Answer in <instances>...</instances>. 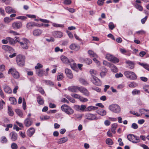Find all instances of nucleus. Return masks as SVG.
Masks as SVG:
<instances>
[{
	"mask_svg": "<svg viewBox=\"0 0 149 149\" xmlns=\"http://www.w3.org/2000/svg\"><path fill=\"white\" fill-rule=\"evenodd\" d=\"M2 48L6 52L9 51H12L13 50V49L11 47L6 45H3L2 46Z\"/></svg>",
	"mask_w": 149,
	"mask_h": 149,
	"instance_id": "aec40b11",
	"label": "nucleus"
},
{
	"mask_svg": "<svg viewBox=\"0 0 149 149\" xmlns=\"http://www.w3.org/2000/svg\"><path fill=\"white\" fill-rule=\"evenodd\" d=\"M6 12L8 13H13L15 12V10L12 7L8 6L5 8Z\"/></svg>",
	"mask_w": 149,
	"mask_h": 149,
	"instance_id": "6ab92c4d",
	"label": "nucleus"
},
{
	"mask_svg": "<svg viewBox=\"0 0 149 149\" xmlns=\"http://www.w3.org/2000/svg\"><path fill=\"white\" fill-rule=\"evenodd\" d=\"M90 72L92 76V77H95V76L98 74L96 70L93 69L91 70L90 71Z\"/></svg>",
	"mask_w": 149,
	"mask_h": 149,
	"instance_id": "473e14b6",
	"label": "nucleus"
},
{
	"mask_svg": "<svg viewBox=\"0 0 149 149\" xmlns=\"http://www.w3.org/2000/svg\"><path fill=\"white\" fill-rule=\"evenodd\" d=\"M11 139L13 141H16L17 138V135L16 133L14 132H12L9 134Z\"/></svg>",
	"mask_w": 149,
	"mask_h": 149,
	"instance_id": "2eb2a0df",
	"label": "nucleus"
},
{
	"mask_svg": "<svg viewBox=\"0 0 149 149\" xmlns=\"http://www.w3.org/2000/svg\"><path fill=\"white\" fill-rule=\"evenodd\" d=\"M139 64L143 66L144 68L148 70L149 69V65L147 64L139 63Z\"/></svg>",
	"mask_w": 149,
	"mask_h": 149,
	"instance_id": "a19ab883",
	"label": "nucleus"
},
{
	"mask_svg": "<svg viewBox=\"0 0 149 149\" xmlns=\"http://www.w3.org/2000/svg\"><path fill=\"white\" fill-rule=\"evenodd\" d=\"M70 48L72 50H77L79 49L78 46L75 44H72L70 46Z\"/></svg>",
	"mask_w": 149,
	"mask_h": 149,
	"instance_id": "c9c22d12",
	"label": "nucleus"
},
{
	"mask_svg": "<svg viewBox=\"0 0 149 149\" xmlns=\"http://www.w3.org/2000/svg\"><path fill=\"white\" fill-rule=\"evenodd\" d=\"M13 19H10L8 17H6L4 18V21L6 23H8L11 22Z\"/></svg>",
	"mask_w": 149,
	"mask_h": 149,
	"instance_id": "603ef678",
	"label": "nucleus"
},
{
	"mask_svg": "<svg viewBox=\"0 0 149 149\" xmlns=\"http://www.w3.org/2000/svg\"><path fill=\"white\" fill-rule=\"evenodd\" d=\"M134 6L135 7L140 11H142L143 10V8L140 5L138 4L137 3H134Z\"/></svg>",
	"mask_w": 149,
	"mask_h": 149,
	"instance_id": "c756f323",
	"label": "nucleus"
},
{
	"mask_svg": "<svg viewBox=\"0 0 149 149\" xmlns=\"http://www.w3.org/2000/svg\"><path fill=\"white\" fill-rule=\"evenodd\" d=\"M106 143L107 144L109 145H112L113 142L112 140L110 138H107L106 140Z\"/></svg>",
	"mask_w": 149,
	"mask_h": 149,
	"instance_id": "e433bc0d",
	"label": "nucleus"
},
{
	"mask_svg": "<svg viewBox=\"0 0 149 149\" xmlns=\"http://www.w3.org/2000/svg\"><path fill=\"white\" fill-rule=\"evenodd\" d=\"M1 142L3 143H6L7 142L6 138L5 136H2L1 138Z\"/></svg>",
	"mask_w": 149,
	"mask_h": 149,
	"instance_id": "a18cd8bd",
	"label": "nucleus"
},
{
	"mask_svg": "<svg viewBox=\"0 0 149 149\" xmlns=\"http://www.w3.org/2000/svg\"><path fill=\"white\" fill-rule=\"evenodd\" d=\"M107 72V69H105L104 71L100 73V75L101 77H103L106 74V73Z\"/></svg>",
	"mask_w": 149,
	"mask_h": 149,
	"instance_id": "3c124183",
	"label": "nucleus"
},
{
	"mask_svg": "<svg viewBox=\"0 0 149 149\" xmlns=\"http://www.w3.org/2000/svg\"><path fill=\"white\" fill-rule=\"evenodd\" d=\"M35 129L33 128H30L28 131L27 133L29 136H31L34 133Z\"/></svg>",
	"mask_w": 149,
	"mask_h": 149,
	"instance_id": "bb28decb",
	"label": "nucleus"
},
{
	"mask_svg": "<svg viewBox=\"0 0 149 149\" xmlns=\"http://www.w3.org/2000/svg\"><path fill=\"white\" fill-rule=\"evenodd\" d=\"M22 41L19 42L20 46L22 48L24 49H27L29 48V41L27 39L23 38L22 39Z\"/></svg>",
	"mask_w": 149,
	"mask_h": 149,
	"instance_id": "423d86ee",
	"label": "nucleus"
},
{
	"mask_svg": "<svg viewBox=\"0 0 149 149\" xmlns=\"http://www.w3.org/2000/svg\"><path fill=\"white\" fill-rule=\"evenodd\" d=\"M37 101L38 103L40 105H42L44 103V100L40 96H38L37 97Z\"/></svg>",
	"mask_w": 149,
	"mask_h": 149,
	"instance_id": "cd10ccee",
	"label": "nucleus"
},
{
	"mask_svg": "<svg viewBox=\"0 0 149 149\" xmlns=\"http://www.w3.org/2000/svg\"><path fill=\"white\" fill-rule=\"evenodd\" d=\"M88 54L91 57L97 58V56L96 53L91 50H89L88 51Z\"/></svg>",
	"mask_w": 149,
	"mask_h": 149,
	"instance_id": "5701e85b",
	"label": "nucleus"
},
{
	"mask_svg": "<svg viewBox=\"0 0 149 149\" xmlns=\"http://www.w3.org/2000/svg\"><path fill=\"white\" fill-rule=\"evenodd\" d=\"M8 112L10 116H12L13 115V111L12 110L11 107L9 106H8Z\"/></svg>",
	"mask_w": 149,
	"mask_h": 149,
	"instance_id": "37998d69",
	"label": "nucleus"
},
{
	"mask_svg": "<svg viewBox=\"0 0 149 149\" xmlns=\"http://www.w3.org/2000/svg\"><path fill=\"white\" fill-rule=\"evenodd\" d=\"M5 104V102L3 100H0V110L2 109L3 108V105Z\"/></svg>",
	"mask_w": 149,
	"mask_h": 149,
	"instance_id": "0e129e2a",
	"label": "nucleus"
},
{
	"mask_svg": "<svg viewBox=\"0 0 149 149\" xmlns=\"http://www.w3.org/2000/svg\"><path fill=\"white\" fill-rule=\"evenodd\" d=\"M126 63L129 65V68L130 69L133 68L134 67V63L130 61H128L126 62Z\"/></svg>",
	"mask_w": 149,
	"mask_h": 149,
	"instance_id": "4c0bfd02",
	"label": "nucleus"
},
{
	"mask_svg": "<svg viewBox=\"0 0 149 149\" xmlns=\"http://www.w3.org/2000/svg\"><path fill=\"white\" fill-rule=\"evenodd\" d=\"M127 138L129 141L134 143H136L140 141L139 137L132 134L128 135L127 136Z\"/></svg>",
	"mask_w": 149,
	"mask_h": 149,
	"instance_id": "7ed1b4c3",
	"label": "nucleus"
},
{
	"mask_svg": "<svg viewBox=\"0 0 149 149\" xmlns=\"http://www.w3.org/2000/svg\"><path fill=\"white\" fill-rule=\"evenodd\" d=\"M37 88L38 91L41 94H43L45 93V92L42 87H37Z\"/></svg>",
	"mask_w": 149,
	"mask_h": 149,
	"instance_id": "4d7b16f0",
	"label": "nucleus"
},
{
	"mask_svg": "<svg viewBox=\"0 0 149 149\" xmlns=\"http://www.w3.org/2000/svg\"><path fill=\"white\" fill-rule=\"evenodd\" d=\"M62 61L64 63L68 64L71 63L73 61V60L71 59H68V58L64 56H62L61 57Z\"/></svg>",
	"mask_w": 149,
	"mask_h": 149,
	"instance_id": "ddd939ff",
	"label": "nucleus"
},
{
	"mask_svg": "<svg viewBox=\"0 0 149 149\" xmlns=\"http://www.w3.org/2000/svg\"><path fill=\"white\" fill-rule=\"evenodd\" d=\"M79 91L86 96H88L90 95V93L88 90L83 87H80Z\"/></svg>",
	"mask_w": 149,
	"mask_h": 149,
	"instance_id": "9d476101",
	"label": "nucleus"
},
{
	"mask_svg": "<svg viewBox=\"0 0 149 149\" xmlns=\"http://www.w3.org/2000/svg\"><path fill=\"white\" fill-rule=\"evenodd\" d=\"M71 95L72 97L76 99H79V100L81 96L77 94H72Z\"/></svg>",
	"mask_w": 149,
	"mask_h": 149,
	"instance_id": "13d9d810",
	"label": "nucleus"
},
{
	"mask_svg": "<svg viewBox=\"0 0 149 149\" xmlns=\"http://www.w3.org/2000/svg\"><path fill=\"white\" fill-rule=\"evenodd\" d=\"M140 90L135 89L132 91V93L133 95H139L140 93Z\"/></svg>",
	"mask_w": 149,
	"mask_h": 149,
	"instance_id": "c03bdc74",
	"label": "nucleus"
},
{
	"mask_svg": "<svg viewBox=\"0 0 149 149\" xmlns=\"http://www.w3.org/2000/svg\"><path fill=\"white\" fill-rule=\"evenodd\" d=\"M15 111L16 113L20 117H22L23 116V113L22 111L19 109H17L15 110Z\"/></svg>",
	"mask_w": 149,
	"mask_h": 149,
	"instance_id": "49530a36",
	"label": "nucleus"
},
{
	"mask_svg": "<svg viewBox=\"0 0 149 149\" xmlns=\"http://www.w3.org/2000/svg\"><path fill=\"white\" fill-rule=\"evenodd\" d=\"M6 39L8 40V42L11 45H14L15 44V41L12 38L10 37H7L6 38Z\"/></svg>",
	"mask_w": 149,
	"mask_h": 149,
	"instance_id": "72a5a7b5",
	"label": "nucleus"
},
{
	"mask_svg": "<svg viewBox=\"0 0 149 149\" xmlns=\"http://www.w3.org/2000/svg\"><path fill=\"white\" fill-rule=\"evenodd\" d=\"M124 74L126 77L132 80H135L137 78L136 74L133 72L130 71H125L124 72Z\"/></svg>",
	"mask_w": 149,
	"mask_h": 149,
	"instance_id": "0eeeda50",
	"label": "nucleus"
},
{
	"mask_svg": "<svg viewBox=\"0 0 149 149\" xmlns=\"http://www.w3.org/2000/svg\"><path fill=\"white\" fill-rule=\"evenodd\" d=\"M11 147L12 149H17V146L16 143H13L11 144Z\"/></svg>",
	"mask_w": 149,
	"mask_h": 149,
	"instance_id": "680f3d73",
	"label": "nucleus"
},
{
	"mask_svg": "<svg viewBox=\"0 0 149 149\" xmlns=\"http://www.w3.org/2000/svg\"><path fill=\"white\" fill-rule=\"evenodd\" d=\"M79 81L80 83L83 85H87L88 84V83L87 82L83 79H80L79 80Z\"/></svg>",
	"mask_w": 149,
	"mask_h": 149,
	"instance_id": "09e8293b",
	"label": "nucleus"
},
{
	"mask_svg": "<svg viewBox=\"0 0 149 149\" xmlns=\"http://www.w3.org/2000/svg\"><path fill=\"white\" fill-rule=\"evenodd\" d=\"M61 109L68 115H72L74 112L73 109L70 106L66 104L62 105L61 107Z\"/></svg>",
	"mask_w": 149,
	"mask_h": 149,
	"instance_id": "f257e3e1",
	"label": "nucleus"
},
{
	"mask_svg": "<svg viewBox=\"0 0 149 149\" xmlns=\"http://www.w3.org/2000/svg\"><path fill=\"white\" fill-rule=\"evenodd\" d=\"M4 90L6 93L11 94L12 93V90L10 87L6 85L3 88Z\"/></svg>",
	"mask_w": 149,
	"mask_h": 149,
	"instance_id": "4be33fe9",
	"label": "nucleus"
},
{
	"mask_svg": "<svg viewBox=\"0 0 149 149\" xmlns=\"http://www.w3.org/2000/svg\"><path fill=\"white\" fill-rule=\"evenodd\" d=\"M9 100L11 102V103L13 104H15L17 102L16 99L13 97H11L9 98Z\"/></svg>",
	"mask_w": 149,
	"mask_h": 149,
	"instance_id": "f704fd0d",
	"label": "nucleus"
},
{
	"mask_svg": "<svg viewBox=\"0 0 149 149\" xmlns=\"http://www.w3.org/2000/svg\"><path fill=\"white\" fill-rule=\"evenodd\" d=\"M24 125L26 127H28L31 125L32 123L31 119L30 118H27L24 121Z\"/></svg>",
	"mask_w": 149,
	"mask_h": 149,
	"instance_id": "f3484780",
	"label": "nucleus"
},
{
	"mask_svg": "<svg viewBox=\"0 0 149 149\" xmlns=\"http://www.w3.org/2000/svg\"><path fill=\"white\" fill-rule=\"evenodd\" d=\"M65 72L68 78L71 79L73 78V74L70 70L66 68L65 70Z\"/></svg>",
	"mask_w": 149,
	"mask_h": 149,
	"instance_id": "a211bd4d",
	"label": "nucleus"
},
{
	"mask_svg": "<svg viewBox=\"0 0 149 149\" xmlns=\"http://www.w3.org/2000/svg\"><path fill=\"white\" fill-rule=\"evenodd\" d=\"M42 32V31L40 29H36L33 31V34L35 36H37L41 35Z\"/></svg>",
	"mask_w": 149,
	"mask_h": 149,
	"instance_id": "412c9836",
	"label": "nucleus"
},
{
	"mask_svg": "<svg viewBox=\"0 0 149 149\" xmlns=\"http://www.w3.org/2000/svg\"><path fill=\"white\" fill-rule=\"evenodd\" d=\"M97 112L98 114L102 116L105 115L107 113L106 111L103 109L97 111Z\"/></svg>",
	"mask_w": 149,
	"mask_h": 149,
	"instance_id": "393cba45",
	"label": "nucleus"
},
{
	"mask_svg": "<svg viewBox=\"0 0 149 149\" xmlns=\"http://www.w3.org/2000/svg\"><path fill=\"white\" fill-rule=\"evenodd\" d=\"M105 0H98L97 1V3L98 5L101 6L103 4Z\"/></svg>",
	"mask_w": 149,
	"mask_h": 149,
	"instance_id": "e2e57ef3",
	"label": "nucleus"
},
{
	"mask_svg": "<svg viewBox=\"0 0 149 149\" xmlns=\"http://www.w3.org/2000/svg\"><path fill=\"white\" fill-rule=\"evenodd\" d=\"M68 139L67 137H63L60 139L58 143L59 144H61L66 142L68 140Z\"/></svg>",
	"mask_w": 149,
	"mask_h": 149,
	"instance_id": "2f4dec72",
	"label": "nucleus"
},
{
	"mask_svg": "<svg viewBox=\"0 0 149 149\" xmlns=\"http://www.w3.org/2000/svg\"><path fill=\"white\" fill-rule=\"evenodd\" d=\"M45 82L46 84L50 85H53L54 84L53 82L49 80H45Z\"/></svg>",
	"mask_w": 149,
	"mask_h": 149,
	"instance_id": "338daca9",
	"label": "nucleus"
},
{
	"mask_svg": "<svg viewBox=\"0 0 149 149\" xmlns=\"http://www.w3.org/2000/svg\"><path fill=\"white\" fill-rule=\"evenodd\" d=\"M85 62L87 64H90L92 63V61L91 59L88 58H86L84 60Z\"/></svg>",
	"mask_w": 149,
	"mask_h": 149,
	"instance_id": "bf43d9fd",
	"label": "nucleus"
},
{
	"mask_svg": "<svg viewBox=\"0 0 149 149\" xmlns=\"http://www.w3.org/2000/svg\"><path fill=\"white\" fill-rule=\"evenodd\" d=\"M85 118L90 120H96L98 119L95 115L91 113H87L85 115Z\"/></svg>",
	"mask_w": 149,
	"mask_h": 149,
	"instance_id": "4468645a",
	"label": "nucleus"
},
{
	"mask_svg": "<svg viewBox=\"0 0 149 149\" xmlns=\"http://www.w3.org/2000/svg\"><path fill=\"white\" fill-rule=\"evenodd\" d=\"M52 35L56 38H60L63 36V33L60 31H54L52 32Z\"/></svg>",
	"mask_w": 149,
	"mask_h": 149,
	"instance_id": "1a4fd4ad",
	"label": "nucleus"
},
{
	"mask_svg": "<svg viewBox=\"0 0 149 149\" xmlns=\"http://www.w3.org/2000/svg\"><path fill=\"white\" fill-rule=\"evenodd\" d=\"M22 23L19 21L14 22L12 24V26L15 29H17L21 28L22 26Z\"/></svg>",
	"mask_w": 149,
	"mask_h": 149,
	"instance_id": "9b49d317",
	"label": "nucleus"
},
{
	"mask_svg": "<svg viewBox=\"0 0 149 149\" xmlns=\"http://www.w3.org/2000/svg\"><path fill=\"white\" fill-rule=\"evenodd\" d=\"M113 56L110 54H107L106 56V58L108 61H111Z\"/></svg>",
	"mask_w": 149,
	"mask_h": 149,
	"instance_id": "79ce46f5",
	"label": "nucleus"
},
{
	"mask_svg": "<svg viewBox=\"0 0 149 149\" xmlns=\"http://www.w3.org/2000/svg\"><path fill=\"white\" fill-rule=\"evenodd\" d=\"M139 112L141 113L146 114H149V110H146L145 109H141L139 110Z\"/></svg>",
	"mask_w": 149,
	"mask_h": 149,
	"instance_id": "c85d7f7f",
	"label": "nucleus"
},
{
	"mask_svg": "<svg viewBox=\"0 0 149 149\" xmlns=\"http://www.w3.org/2000/svg\"><path fill=\"white\" fill-rule=\"evenodd\" d=\"M63 78V73H58L57 79L58 81L61 80Z\"/></svg>",
	"mask_w": 149,
	"mask_h": 149,
	"instance_id": "ea45409f",
	"label": "nucleus"
},
{
	"mask_svg": "<svg viewBox=\"0 0 149 149\" xmlns=\"http://www.w3.org/2000/svg\"><path fill=\"white\" fill-rule=\"evenodd\" d=\"M98 107L91 106L87 107L86 109V111H90L92 110H94L97 109Z\"/></svg>",
	"mask_w": 149,
	"mask_h": 149,
	"instance_id": "b1692460",
	"label": "nucleus"
},
{
	"mask_svg": "<svg viewBox=\"0 0 149 149\" xmlns=\"http://www.w3.org/2000/svg\"><path fill=\"white\" fill-rule=\"evenodd\" d=\"M131 127L134 129H136L138 128V126L137 124L134 123L132 124Z\"/></svg>",
	"mask_w": 149,
	"mask_h": 149,
	"instance_id": "69168bd1",
	"label": "nucleus"
},
{
	"mask_svg": "<svg viewBox=\"0 0 149 149\" xmlns=\"http://www.w3.org/2000/svg\"><path fill=\"white\" fill-rule=\"evenodd\" d=\"M109 29L111 30H113L115 28L114 24L113 22H110L109 24Z\"/></svg>",
	"mask_w": 149,
	"mask_h": 149,
	"instance_id": "864d4df0",
	"label": "nucleus"
},
{
	"mask_svg": "<svg viewBox=\"0 0 149 149\" xmlns=\"http://www.w3.org/2000/svg\"><path fill=\"white\" fill-rule=\"evenodd\" d=\"M38 24L34 22H29L26 24V27L28 29H31L35 26H38Z\"/></svg>",
	"mask_w": 149,
	"mask_h": 149,
	"instance_id": "f8f14e48",
	"label": "nucleus"
},
{
	"mask_svg": "<svg viewBox=\"0 0 149 149\" xmlns=\"http://www.w3.org/2000/svg\"><path fill=\"white\" fill-rule=\"evenodd\" d=\"M42 67L43 66L41 64L38 63L37 65L35 67V68L36 69H38L42 68Z\"/></svg>",
	"mask_w": 149,
	"mask_h": 149,
	"instance_id": "052dcab7",
	"label": "nucleus"
},
{
	"mask_svg": "<svg viewBox=\"0 0 149 149\" xmlns=\"http://www.w3.org/2000/svg\"><path fill=\"white\" fill-rule=\"evenodd\" d=\"M25 60V56L22 55H19L16 58L17 64L20 66H23L24 65Z\"/></svg>",
	"mask_w": 149,
	"mask_h": 149,
	"instance_id": "f03ea898",
	"label": "nucleus"
},
{
	"mask_svg": "<svg viewBox=\"0 0 149 149\" xmlns=\"http://www.w3.org/2000/svg\"><path fill=\"white\" fill-rule=\"evenodd\" d=\"M79 87L77 86H70L68 88V89L70 92H77L79 91Z\"/></svg>",
	"mask_w": 149,
	"mask_h": 149,
	"instance_id": "dca6fc26",
	"label": "nucleus"
},
{
	"mask_svg": "<svg viewBox=\"0 0 149 149\" xmlns=\"http://www.w3.org/2000/svg\"><path fill=\"white\" fill-rule=\"evenodd\" d=\"M45 71L42 69H39L36 70V74L39 76L41 77L44 74Z\"/></svg>",
	"mask_w": 149,
	"mask_h": 149,
	"instance_id": "a878e982",
	"label": "nucleus"
},
{
	"mask_svg": "<svg viewBox=\"0 0 149 149\" xmlns=\"http://www.w3.org/2000/svg\"><path fill=\"white\" fill-rule=\"evenodd\" d=\"M66 9L71 13H74L75 11V10L73 8H67Z\"/></svg>",
	"mask_w": 149,
	"mask_h": 149,
	"instance_id": "774afa93",
	"label": "nucleus"
},
{
	"mask_svg": "<svg viewBox=\"0 0 149 149\" xmlns=\"http://www.w3.org/2000/svg\"><path fill=\"white\" fill-rule=\"evenodd\" d=\"M110 68L111 70L114 72H116L118 71V70L116 66L113 64H111L110 65Z\"/></svg>",
	"mask_w": 149,
	"mask_h": 149,
	"instance_id": "7c9ffc66",
	"label": "nucleus"
},
{
	"mask_svg": "<svg viewBox=\"0 0 149 149\" xmlns=\"http://www.w3.org/2000/svg\"><path fill=\"white\" fill-rule=\"evenodd\" d=\"M111 61L114 63H116L119 62V60L118 58L113 56Z\"/></svg>",
	"mask_w": 149,
	"mask_h": 149,
	"instance_id": "de8ad7c7",
	"label": "nucleus"
},
{
	"mask_svg": "<svg viewBox=\"0 0 149 149\" xmlns=\"http://www.w3.org/2000/svg\"><path fill=\"white\" fill-rule=\"evenodd\" d=\"M8 73L11 74L14 78L16 79L19 78L20 77L19 72L14 68H11L9 69Z\"/></svg>",
	"mask_w": 149,
	"mask_h": 149,
	"instance_id": "39448f33",
	"label": "nucleus"
},
{
	"mask_svg": "<svg viewBox=\"0 0 149 149\" xmlns=\"http://www.w3.org/2000/svg\"><path fill=\"white\" fill-rule=\"evenodd\" d=\"M52 26L56 27L63 28L64 25L63 24H58L56 23H53L52 24Z\"/></svg>",
	"mask_w": 149,
	"mask_h": 149,
	"instance_id": "58836bf2",
	"label": "nucleus"
},
{
	"mask_svg": "<svg viewBox=\"0 0 149 149\" xmlns=\"http://www.w3.org/2000/svg\"><path fill=\"white\" fill-rule=\"evenodd\" d=\"M91 81L95 85L100 86L102 84L101 81L96 77H94L91 79Z\"/></svg>",
	"mask_w": 149,
	"mask_h": 149,
	"instance_id": "6e6552de",
	"label": "nucleus"
},
{
	"mask_svg": "<svg viewBox=\"0 0 149 149\" xmlns=\"http://www.w3.org/2000/svg\"><path fill=\"white\" fill-rule=\"evenodd\" d=\"M137 86V84L134 81L132 82L129 85V86L131 88H134Z\"/></svg>",
	"mask_w": 149,
	"mask_h": 149,
	"instance_id": "5fc2aeb1",
	"label": "nucleus"
},
{
	"mask_svg": "<svg viewBox=\"0 0 149 149\" xmlns=\"http://www.w3.org/2000/svg\"><path fill=\"white\" fill-rule=\"evenodd\" d=\"M143 88L145 92L149 93V85L144 86Z\"/></svg>",
	"mask_w": 149,
	"mask_h": 149,
	"instance_id": "8fccbe9b",
	"label": "nucleus"
},
{
	"mask_svg": "<svg viewBox=\"0 0 149 149\" xmlns=\"http://www.w3.org/2000/svg\"><path fill=\"white\" fill-rule=\"evenodd\" d=\"M109 108L112 112L116 113H119L121 111L120 107L118 105L116 104H112L109 105Z\"/></svg>",
	"mask_w": 149,
	"mask_h": 149,
	"instance_id": "20e7f679",
	"label": "nucleus"
},
{
	"mask_svg": "<svg viewBox=\"0 0 149 149\" xmlns=\"http://www.w3.org/2000/svg\"><path fill=\"white\" fill-rule=\"evenodd\" d=\"M79 100L80 101L82 102H86L88 101L87 99L84 98L81 96H80Z\"/></svg>",
	"mask_w": 149,
	"mask_h": 149,
	"instance_id": "6e6d98bb",
	"label": "nucleus"
}]
</instances>
